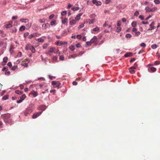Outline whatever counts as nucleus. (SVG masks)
Instances as JSON below:
<instances>
[{
  "label": "nucleus",
  "instance_id": "1",
  "mask_svg": "<svg viewBox=\"0 0 160 160\" xmlns=\"http://www.w3.org/2000/svg\"><path fill=\"white\" fill-rule=\"evenodd\" d=\"M4 121L6 123H10L11 122L10 114L7 113L4 115Z\"/></svg>",
  "mask_w": 160,
  "mask_h": 160
},
{
  "label": "nucleus",
  "instance_id": "2",
  "mask_svg": "<svg viewBox=\"0 0 160 160\" xmlns=\"http://www.w3.org/2000/svg\"><path fill=\"white\" fill-rule=\"evenodd\" d=\"M52 85H55V88H60V85H61L59 81H53L52 82Z\"/></svg>",
  "mask_w": 160,
  "mask_h": 160
},
{
  "label": "nucleus",
  "instance_id": "3",
  "mask_svg": "<svg viewBox=\"0 0 160 160\" xmlns=\"http://www.w3.org/2000/svg\"><path fill=\"white\" fill-rule=\"evenodd\" d=\"M29 62V59H26L24 60L22 62L21 64L22 66L27 67L28 66V62Z\"/></svg>",
  "mask_w": 160,
  "mask_h": 160
},
{
  "label": "nucleus",
  "instance_id": "4",
  "mask_svg": "<svg viewBox=\"0 0 160 160\" xmlns=\"http://www.w3.org/2000/svg\"><path fill=\"white\" fill-rule=\"evenodd\" d=\"M32 112L31 110L27 108L24 111V113L26 116H27L28 115L30 114Z\"/></svg>",
  "mask_w": 160,
  "mask_h": 160
},
{
  "label": "nucleus",
  "instance_id": "5",
  "mask_svg": "<svg viewBox=\"0 0 160 160\" xmlns=\"http://www.w3.org/2000/svg\"><path fill=\"white\" fill-rule=\"evenodd\" d=\"M42 112H37V113H34L32 116V118H33L35 119L37 117H38L40 115H41Z\"/></svg>",
  "mask_w": 160,
  "mask_h": 160
},
{
  "label": "nucleus",
  "instance_id": "6",
  "mask_svg": "<svg viewBox=\"0 0 160 160\" xmlns=\"http://www.w3.org/2000/svg\"><path fill=\"white\" fill-rule=\"evenodd\" d=\"M92 2L93 4H95L97 6H100L102 4L100 1H97L96 0H93Z\"/></svg>",
  "mask_w": 160,
  "mask_h": 160
},
{
  "label": "nucleus",
  "instance_id": "7",
  "mask_svg": "<svg viewBox=\"0 0 160 160\" xmlns=\"http://www.w3.org/2000/svg\"><path fill=\"white\" fill-rule=\"evenodd\" d=\"M55 48H50L49 49V51L47 52L46 53L47 54H49V53L55 52Z\"/></svg>",
  "mask_w": 160,
  "mask_h": 160
},
{
  "label": "nucleus",
  "instance_id": "8",
  "mask_svg": "<svg viewBox=\"0 0 160 160\" xmlns=\"http://www.w3.org/2000/svg\"><path fill=\"white\" fill-rule=\"evenodd\" d=\"M46 108V107L45 105H41L38 107L39 110H42V111L45 110Z\"/></svg>",
  "mask_w": 160,
  "mask_h": 160
},
{
  "label": "nucleus",
  "instance_id": "9",
  "mask_svg": "<svg viewBox=\"0 0 160 160\" xmlns=\"http://www.w3.org/2000/svg\"><path fill=\"white\" fill-rule=\"evenodd\" d=\"M92 43H95L98 41V38L96 36H94L93 38L90 40Z\"/></svg>",
  "mask_w": 160,
  "mask_h": 160
},
{
  "label": "nucleus",
  "instance_id": "10",
  "mask_svg": "<svg viewBox=\"0 0 160 160\" xmlns=\"http://www.w3.org/2000/svg\"><path fill=\"white\" fill-rule=\"evenodd\" d=\"M50 25L48 23L43 24L42 25V29H46Z\"/></svg>",
  "mask_w": 160,
  "mask_h": 160
},
{
  "label": "nucleus",
  "instance_id": "11",
  "mask_svg": "<svg viewBox=\"0 0 160 160\" xmlns=\"http://www.w3.org/2000/svg\"><path fill=\"white\" fill-rule=\"evenodd\" d=\"M28 108L33 111L34 108V104L32 103Z\"/></svg>",
  "mask_w": 160,
  "mask_h": 160
},
{
  "label": "nucleus",
  "instance_id": "12",
  "mask_svg": "<svg viewBox=\"0 0 160 160\" xmlns=\"http://www.w3.org/2000/svg\"><path fill=\"white\" fill-rule=\"evenodd\" d=\"M148 70L150 72H154L156 71V69L155 68L151 67L149 68Z\"/></svg>",
  "mask_w": 160,
  "mask_h": 160
},
{
  "label": "nucleus",
  "instance_id": "13",
  "mask_svg": "<svg viewBox=\"0 0 160 160\" xmlns=\"http://www.w3.org/2000/svg\"><path fill=\"white\" fill-rule=\"evenodd\" d=\"M82 15V14H78L75 18V20L76 21H78L80 19V17Z\"/></svg>",
  "mask_w": 160,
  "mask_h": 160
},
{
  "label": "nucleus",
  "instance_id": "14",
  "mask_svg": "<svg viewBox=\"0 0 160 160\" xmlns=\"http://www.w3.org/2000/svg\"><path fill=\"white\" fill-rule=\"evenodd\" d=\"M77 21L75 19H73L70 21L69 22V24L71 25H73L76 23Z\"/></svg>",
  "mask_w": 160,
  "mask_h": 160
},
{
  "label": "nucleus",
  "instance_id": "15",
  "mask_svg": "<svg viewBox=\"0 0 160 160\" xmlns=\"http://www.w3.org/2000/svg\"><path fill=\"white\" fill-rule=\"evenodd\" d=\"M155 24L154 22H153L150 25V26L151 28V29H154L155 28V27L154 26Z\"/></svg>",
  "mask_w": 160,
  "mask_h": 160
},
{
  "label": "nucleus",
  "instance_id": "16",
  "mask_svg": "<svg viewBox=\"0 0 160 160\" xmlns=\"http://www.w3.org/2000/svg\"><path fill=\"white\" fill-rule=\"evenodd\" d=\"M132 55V53L129 52L126 53L124 55V57H128L131 56Z\"/></svg>",
  "mask_w": 160,
  "mask_h": 160
},
{
  "label": "nucleus",
  "instance_id": "17",
  "mask_svg": "<svg viewBox=\"0 0 160 160\" xmlns=\"http://www.w3.org/2000/svg\"><path fill=\"white\" fill-rule=\"evenodd\" d=\"M31 94L33 95V96L34 97H36L38 95V94L37 92L33 91L31 92Z\"/></svg>",
  "mask_w": 160,
  "mask_h": 160
},
{
  "label": "nucleus",
  "instance_id": "18",
  "mask_svg": "<svg viewBox=\"0 0 160 160\" xmlns=\"http://www.w3.org/2000/svg\"><path fill=\"white\" fill-rule=\"evenodd\" d=\"M92 44V43L91 42V41L89 42H86V45L85 46V47H88L90 46Z\"/></svg>",
  "mask_w": 160,
  "mask_h": 160
},
{
  "label": "nucleus",
  "instance_id": "19",
  "mask_svg": "<svg viewBox=\"0 0 160 160\" xmlns=\"http://www.w3.org/2000/svg\"><path fill=\"white\" fill-rule=\"evenodd\" d=\"M30 50L31 51L32 53H35L36 52L35 48L32 46H31Z\"/></svg>",
  "mask_w": 160,
  "mask_h": 160
},
{
  "label": "nucleus",
  "instance_id": "20",
  "mask_svg": "<svg viewBox=\"0 0 160 160\" xmlns=\"http://www.w3.org/2000/svg\"><path fill=\"white\" fill-rule=\"evenodd\" d=\"M63 44V42L62 41H58L57 42V45L58 46H60L61 45Z\"/></svg>",
  "mask_w": 160,
  "mask_h": 160
},
{
  "label": "nucleus",
  "instance_id": "21",
  "mask_svg": "<svg viewBox=\"0 0 160 160\" xmlns=\"http://www.w3.org/2000/svg\"><path fill=\"white\" fill-rule=\"evenodd\" d=\"M31 46L30 45L28 44L26 46L25 48V50H30Z\"/></svg>",
  "mask_w": 160,
  "mask_h": 160
},
{
  "label": "nucleus",
  "instance_id": "22",
  "mask_svg": "<svg viewBox=\"0 0 160 160\" xmlns=\"http://www.w3.org/2000/svg\"><path fill=\"white\" fill-rule=\"evenodd\" d=\"M129 70V72L130 73L133 74L135 72V71L133 69H130V68H128Z\"/></svg>",
  "mask_w": 160,
  "mask_h": 160
},
{
  "label": "nucleus",
  "instance_id": "23",
  "mask_svg": "<svg viewBox=\"0 0 160 160\" xmlns=\"http://www.w3.org/2000/svg\"><path fill=\"white\" fill-rule=\"evenodd\" d=\"M28 20L27 19H20V21L22 22H24L25 23H26L27 22H28Z\"/></svg>",
  "mask_w": 160,
  "mask_h": 160
},
{
  "label": "nucleus",
  "instance_id": "24",
  "mask_svg": "<svg viewBox=\"0 0 160 160\" xmlns=\"http://www.w3.org/2000/svg\"><path fill=\"white\" fill-rule=\"evenodd\" d=\"M15 93L17 94H22L23 93V91H19L18 90H17L15 92Z\"/></svg>",
  "mask_w": 160,
  "mask_h": 160
},
{
  "label": "nucleus",
  "instance_id": "25",
  "mask_svg": "<svg viewBox=\"0 0 160 160\" xmlns=\"http://www.w3.org/2000/svg\"><path fill=\"white\" fill-rule=\"evenodd\" d=\"M131 25L132 27H133V28L137 26V23L135 21L132 22L131 24Z\"/></svg>",
  "mask_w": 160,
  "mask_h": 160
},
{
  "label": "nucleus",
  "instance_id": "26",
  "mask_svg": "<svg viewBox=\"0 0 160 160\" xmlns=\"http://www.w3.org/2000/svg\"><path fill=\"white\" fill-rule=\"evenodd\" d=\"M68 19L67 18H65L64 19L62 20V23L65 24L68 22Z\"/></svg>",
  "mask_w": 160,
  "mask_h": 160
},
{
  "label": "nucleus",
  "instance_id": "27",
  "mask_svg": "<svg viewBox=\"0 0 160 160\" xmlns=\"http://www.w3.org/2000/svg\"><path fill=\"white\" fill-rule=\"evenodd\" d=\"M25 27L24 26H21L19 28V30L21 31H23L25 30Z\"/></svg>",
  "mask_w": 160,
  "mask_h": 160
},
{
  "label": "nucleus",
  "instance_id": "28",
  "mask_svg": "<svg viewBox=\"0 0 160 160\" xmlns=\"http://www.w3.org/2000/svg\"><path fill=\"white\" fill-rule=\"evenodd\" d=\"M95 19H91L89 21V24H91L93 23L94 22H95Z\"/></svg>",
  "mask_w": 160,
  "mask_h": 160
},
{
  "label": "nucleus",
  "instance_id": "29",
  "mask_svg": "<svg viewBox=\"0 0 160 160\" xmlns=\"http://www.w3.org/2000/svg\"><path fill=\"white\" fill-rule=\"evenodd\" d=\"M67 33L66 31H64L62 32L61 36L63 37L67 35Z\"/></svg>",
  "mask_w": 160,
  "mask_h": 160
},
{
  "label": "nucleus",
  "instance_id": "30",
  "mask_svg": "<svg viewBox=\"0 0 160 160\" xmlns=\"http://www.w3.org/2000/svg\"><path fill=\"white\" fill-rule=\"evenodd\" d=\"M8 95H6L3 96L2 98V99L3 100H6L8 99Z\"/></svg>",
  "mask_w": 160,
  "mask_h": 160
},
{
  "label": "nucleus",
  "instance_id": "31",
  "mask_svg": "<svg viewBox=\"0 0 160 160\" xmlns=\"http://www.w3.org/2000/svg\"><path fill=\"white\" fill-rule=\"evenodd\" d=\"M8 70V67L7 66L4 67L2 69V71H7Z\"/></svg>",
  "mask_w": 160,
  "mask_h": 160
},
{
  "label": "nucleus",
  "instance_id": "32",
  "mask_svg": "<svg viewBox=\"0 0 160 160\" xmlns=\"http://www.w3.org/2000/svg\"><path fill=\"white\" fill-rule=\"evenodd\" d=\"M99 30V28L98 27H96L92 29L93 31H98Z\"/></svg>",
  "mask_w": 160,
  "mask_h": 160
},
{
  "label": "nucleus",
  "instance_id": "33",
  "mask_svg": "<svg viewBox=\"0 0 160 160\" xmlns=\"http://www.w3.org/2000/svg\"><path fill=\"white\" fill-rule=\"evenodd\" d=\"M158 47L157 45L156 44H154L151 46V48L153 49L156 48Z\"/></svg>",
  "mask_w": 160,
  "mask_h": 160
},
{
  "label": "nucleus",
  "instance_id": "34",
  "mask_svg": "<svg viewBox=\"0 0 160 160\" xmlns=\"http://www.w3.org/2000/svg\"><path fill=\"white\" fill-rule=\"evenodd\" d=\"M58 59V57L54 56L53 57L52 59V61L53 62H56L57 59Z\"/></svg>",
  "mask_w": 160,
  "mask_h": 160
},
{
  "label": "nucleus",
  "instance_id": "35",
  "mask_svg": "<svg viewBox=\"0 0 160 160\" xmlns=\"http://www.w3.org/2000/svg\"><path fill=\"white\" fill-rule=\"evenodd\" d=\"M72 9L74 11H77L79 9V8L78 7H73L72 8Z\"/></svg>",
  "mask_w": 160,
  "mask_h": 160
},
{
  "label": "nucleus",
  "instance_id": "36",
  "mask_svg": "<svg viewBox=\"0 0 160 160\" xmlns=\"http://www.w3.org/2000/svg\"><path fill=\"white\" fill-rule=\"evenodd\" d=\"M12 25L11 24H9L6 25L5 27L6 28H9L12 27Z\"/></svg>",
  "mask_w": 160,
  "mask_h": 160
},
{
  "label": "nucleus",
  "instance_id": "37",
  "mask_svg": "<svg viewBox=\"0 0 160 160\" xmlns=\"http://www.w3.org/2000/svg\"><path fill=\"white\" fill-rule=\"evenodd\" d=\"M8 60V58L7 57H5L3 58V62H7Z\"/></svg>",
  "mask_w": 160,
  "mask_h": 160
},
{
  "label": "nucleus",
  "instance_id": "38",
  "mask_svg": "<svg viewBox=\"0 0 160 160\" xmlns=\"http://www.w3.org/2000/svg\"><path fill=\"white\" fill-rule=\"evenodd\" d=\"M77 56V55L76 54H73L71 56H69V58H74Z\"/></svg>",
  "mask_w": 160,
  "mask_h": 160
},
{
  "label": "nucleus",
  "instance_id": "39",
  "mask_svg": "<svg viewBox=\"0 0 160 160\" xmlns=\"http://www.w3.org/2000/svg\"><path fill=\"white\" fill-rule=\"evenodd\" d=\"M48 47V45L47 44H44L42 46L43 48L44 49H45L47 48Z\"/></svg>",
  "mask_w": 160,
  "mask_h": 160
},
{
  "label": "nucleus",
  "instance_id": "40",
  "mask_svg": "<svg viewBox=\"0 0 160 160\" xmlns=\"http://www.w3.org/2000/svg\"><path fill=\"white\" fill-rule=\"evenodd\" d=\"M126 37L127 38H130L132 37V35L128 33L126 35Z\"/></svg>",
  "mask_w": 160,
  "mask_h": 160
},
{
  "label": "nucleus",
  "instance_id": "41",
  "mask_svg": "<svg viewBox=\"0 0 160 160\" xmlns=\"http://www.w3.org/2000/svg\"><path fill=\"white\" fill-rule=\"evenodd\" d=\"M121 30V28L120 27H118L116 30V31L117 32H119Z\"/></svg>",
  "mask_w": 160,
  "mask_h": 160
},
{
  "label": "nucleus",
  "instance_id": "42",
  "mask_svg": "<svg viewBox=\"0 0 160 160\" xmlns=\"http://www.w3.org/2000/svg\"><path fill=\"white\" fill-rule=\"evenodd\" d=\"M154 3L156 4H159L160 3V1L159 0H154Z\"/></svg>",
  "mask_w": 160,
  "mask_h": 160
},
{
  "label": "nucleus",
  "instance_id": "43",
  "mask_svg": "<svg viewBox=\"0 0 160 160\" xmlns=\"http://www.w3.org/2000/svg\"><path fill=\"white\" fill-rule=\"evenodd\" d=\"M17 68V66H14L12 68L11 70L13 71H15L16 69Z\"/></svg>",
  "mask_w": 160,
  "mask_h": 160
},
{
  "label": "nucleus",
  "instance_id": "44",
  "mask_svg": "<svg viewBox=\"0 0 160 160\" xmlns=\"http://www.w3.org/2000/svg\"><path fill=\"white\" fill-rule=\"evenodd\" d=\"M151 8H149L148 7H146L145 8V10L146 12H150V10Z\"/></svg>",
  "mask_w": 160,
  "mask_h": 160
},
{
  "label": "nucleus",
  "instance_id": "45",
  "mask_svg": "<svg viewBox=\"0 0 160 160\" xmlns=\"http://www.w3.org/2000/svg\"><path fill=\"white\" fill-rule=\"evenodd\" d=\"M26 97V95L25 94H23L21 96L20 98L23 100Z\"/></svg>",
  "mask_w": 160,
  "mask_h": 160
},
{
  "label": "nucleus",
  "instance_id": "46",
  "mask_svg": "<svg viewBox=\"0 0 160 160\" xmlns=\"http://www.w3.org/2000/svg\"><path fill=\"white\" fill-rule=\"evenodd\" d=\"M38 41L39 42H44V40L41 38H40L38 39Z\"/></svg>",
  "mask_w": 160,
  "mask_h": 160
},
{
  "label": "nucleus",
  "instance_id": "47",
  "mask_svg": "<svg viewBox=\"0 0 160 160\" xmlns=\"http://www.w3.org/2000/svg\"><path fill=\"white\" fill-rule=\"evenodd\" d=\"M34 37H35V36H36V37H38L40 35H41L39 33H38V32L34 33Z\"/></svg>",
  "mask_w": 160,
  "mask_h": 160
},
{
  "label": "nucleus",
  "instance_id": "48",
  "mask_svg": "<svg viewBox=\"0 0 160 160\" xmlns=\"http://www.w3.org/2000/svg\"><path fill=\"white\" fill-rule=\"evenodd\" d=\"M67 12L66 11H63L61 13V15L62 16H64L66 15Z\"/></svg>",
  "mask_w": 160,
  "mask_h": 160
},
{
  "label": "nucleus",
  "instance_id": "49",
  "mask_svg": "<svg viewBox=\"0 0 160 160\" xmlns=\"http://www.w3.org/2000/svg\"><path fill=\"white\" fill-rule=\"evenodd\" d=\"M39 22H40V23H43V22H45V20L44 19H39Z\"/></svg>",
  "mask_w": 160,
  "mask_h": 160
},
{
  "label": "nucleus",
  "instance_id": "50",
  "mask_svg": "<svg viewBox=\"0 0 160 160\" xmlns=\"http://www.w3.org/2000/svg\"><path fill=\"white\" fill-rule=\"evenodd\" d=\"M34 37V33H33L32 34H31L29 35L28 36V38H29L31 39V38H32Z\"/></svg>",
  "mask_w": 160,
  "mask_h": 160
},
{
  "label": "nucleus",
  "instance_id": "51",
  "mask_svg": "<svg viewBox=\"0 0 160 160\" xmlns=\"http://www.w3.org/2000/svg\"><path fill=\"white\" fill-rule=\"evenodd\" d=\"M140 46L141 47H145L146 46V44L145 43H142L140 44Z\"/></svg>",
  "mask_w": 160,
  "mask_h": 160
},
{
  "label": "nucleus",
  "instance_id": "52",
  "mask_svg": "<svg viewBox=\"0 0 160 160\" xmlns=\"http://www.w3.org/2000/svg\"><path fill=\"white\" fill-rule=\"evenodd\" d=\"M11 72L9 71H7V72L5 73V74L6 75H9L10 74Z\"/></svg>",
  "mask_w": 160,
  "mask_h": 160
},
{
  "label": "nucleus",
  "instance_id": "53",
  "mask_svg": "<svg viewBox=\"0 0 160 160\" xmlns=\"http://www.w3.org/2000/svg\"><path fill=\"white\" fill-rule=\"evenodd\" d=\"M140 32H137L135 33V35L136 36H138L140 34Z\"/></svg>",
  "mask_w": 160,
  "mask_h": 160
},
{
  "label": "nucleus",
  "instance_id": "54",
  "mask_svg": "<svg viewBox=\"0 0 160 160\" xmlns=\"http://www.w3.org/2000/svg\"><path fill=\"white\" fill-rule=\"evenodd\" d=\"M22 56V53L21 52H19L17 55V57H20Z\"/></svg>",
  "mask_w": 160,
  "mask_h": 160
},
{
  "label": "nucleus",
  "instance_id": "55",
  "mask_svg": "<svg viewBox=\"0 0 160 160\" xmlns=\"http://www.w3.org/2000/svg\"><path fill=\"white\" fill-rule=\"evenodd\" d=\"M64 57L63 56L61 55L59 57V59L61 60H64Z\"/></svg>",
  "mask_w": 160,
  "mask_h": 160
},
{
  "label": "nucleus",
  "instance_id": "56",
  "mask_svg": "<svg viewBox=\"0 0 160 160\" xmlns=\"http://www.w3.org/2000/svg\"><path fill=\"white\" fill-rule=\"evenodd\" d=\"M139 14V12L138 11H136L134 13V15L137 16Z\"/></svg>",
  "mask_w": 160,
  "mask_h": 160
},
{
  "label": "nucleus",
  "instance_id": "57",
  "mask_svg": "<svg viewBox=\"0 0 160 160\" xmlns=\"http://www.w3.org/2000/svg\"><path fill=\"white\" fill-rule=\"evenodd\" d=\"M82 38V36L80 35H78L77 36V38L78 39H81Z\"/></svg>",
  "mask_w": 160,
  "mask_h": 160
},
{
  "label": "nucleus",
  "instance_id": "58",
  "mask_svg": "<svg viewBox=\"0 0 160 160\" xmlns=\"http://www.w3.org/2000/svg\"><path fill=\"white\" fill-rule=\"evenodd\" d=\"M8 66L10 68H11L12 66V64L11 62H9L8 63Z\"/></svg>",
  "mask_w": 160,
  "mask_h": 160
},
{
  "label": "nucleus",
  "instance_id": "59",
  "mask_svg": "<svg viewBox=\"0 0 160 160\" xmlns=\"http://www.w3.org/2000/svg\"><path fill=\"white\" fill-rule=\"evenodd\" d=\"M69 48L72 51H73L74 49V47L73 46L69 47Z\"/></svg>",
  "mask_w": 160,
  "mask_h": 160
},
{
  "label": "nucleus",
  "instance_id": "60",
  "mask_svg": "<svg viewBox=\"0 0 160 160\" xmlns=\"http://www.w3.org/2000/svg\"><path fill=\"white\" fill-rule=\"evenodd\" d=\"M55 24V21H52L50 22V25L51 26H52Z\"/></svg>",
  "mask_w": 160,
  "mask_h": 160
},
{
  "label": "nucleus",
  "instance_id": "61",
  "mask_svg": "<svg viewBox=\"0 0 160 160\" xmlns=\"http://www.w3.org/2000/svg\"><path fill=\"white\" fill-rule=\"evenodd\" d=\"M111 1V0H106L105 1V3L107 4H108Z\"/></svg>",
  "mask_w": 160,
  "mask_h": 160
},
{
  "label": "nucleus",
  "instance_id": "62",
  "mask_svg": "<svg viewBox=\"0 0 160 160\" xmlns=\"http://www.w3.org/2000/svg\"><path fill=\"white\" fill-rule=\"evenodd\" d=\"M29 33L28 32H25L24 34V36L25 37H27L29 35Z\"/></svg>",
  "mask_w": 160,
  "mask_h": 160
},
{
  "label": "nucleus",
  "instance_id": "63",
  "mask_svg": "<svg viewBox=\"0 0 160 160\" xmlns=\"http://www.w3.org/2000/svg\"><path fill=\"white\" fill-rule=\"evenodd\" d=\"M137 29L136 28H135V27L133 28H132V31L133 32H137Z\"/></svg>",
  "mask_w": 160,
  "mask_h": 160
},
{
  "label": "nucleus",
  "instance_id": "64",
  "mask_svg": "<svg viewBox=\"0 0 160 160\" xmlns=\"http://www.w3.org/2000/svg\"><path fill=\"white\" fill-rule=\"evenodd\" d=\"M17 29H16V28H14L13 30H12V33L15 32H17Z\"/></svg>",
  "mask_w": 160,
  "mask_h": 160
}]
</instances>
